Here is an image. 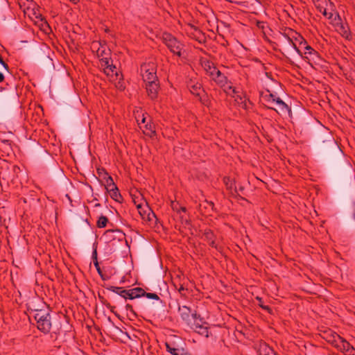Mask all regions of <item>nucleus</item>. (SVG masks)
Returning a JSON list of instances; mask_svg holds the SVG:
<instances>
[{"label":"nucleus","mask_w":355,"mask_h":355,"mask_svg":"<svg viewBox=\"0 0 355 355\" xmlns=\"http://www.w3.org/2000/svg\"><path fill=\"white\" fill-rule=\"evenodd\" d=\"M282 35L287 40L288 44L293 46L299 55H302L300 48H302L304 50L305 58L313 60L315 62L321 60L319 53L307 44V42L302 35L293 29L288 28V32L282 33Z\"/></svg>","instance_id":"f257e3e1"},{"label":"nucleus","mask_w":355,"mask_h":355,"mask_svg":"<svg viewBox=\"0 0 355 355\" xmlns=\"http://www.w3.org/2000/svg\"><path fill=\"white\" fill-rule=\"evenodd\" d=\"M33 317L36 320L37 329L44 334H48L51 329V316L49 311L36 310Z\"/></svg>","instance_id":"f03ea898"},{"label":"nucleus","mask_w":355,"mask_h":355,"mask_svg":"<svg viewBox=\"0 0 355 355\" xmlns=\"http://www.w3.org/2000/svg\"><path fill=\"white\" fill-rule=\"evenodd\" d=\"M20 172V168L6 161L0 164V179L7 182H13Z\"/></svg>","instance_id":"7ed1b4c3"},{"label":"nucleus","mask_w":355,"mask_h":355,"mask_svg":"<svg viewBox=\"0 0 355 355\" xmlns=\"http://www.w3.org/2000/svg\"><path fill=\"white\" fill-rule=\"evenodd\" d=\"M157 66L153 62H144L140 66V74L145 83L157 80Z\"/></svg>","instance_id":"20e7f679"},{"label":"nucleus","mask_w":355,"mask_h":355,"mask_svg":"<svg viewBox=\"0 0 355 355\" xmlns=\"http://www.w3.org/2000/svg\"><path fill=\"white\" fill-rule=\"evenodd\" d=\"M110 49H108V52L106 51V48L101 45L97 49V55L99 58V67L103 70L104 73L107 76L110 80V76L111 73V65L109 64L110 55Z\"/></svg>","instance_id":"39448f33"},{"label":"nucleus","mask_w":355,"mask_h":355,"mask_svg":"<svg viewBox=\"0 0 355 355\" xmlns=\"http://www.w3.org/2000/svg\"><path fill=\"white\" fill-rule=\"evenodd\" d=\"M162 40L173 53L178 56L181 55L182 44L173 35L169 33H164Z\"/></svg>","instance_id":"423d86ee"},{"label":"nucleus","mask_w":355,"mask_h":355,"mask_svg":"<svg viewBox=\"0 0 355 355\" xmlns=\"http://www.w3.org/2000/svg\"><path fill=\"white\" fill-rule=\"evenodd\" d=\"M125 265L121 266L117 263L116 266L112 267V284H122L125 282V275L128 274L127 270L125 269Z\"/></svg>","instance_id":"0eeeda50"},{"label":"nucleus","mask_w":355,"mask_h":355,"mask_svg":"<svg viewBox=\"0 0 355 355\" xmlns=\"http://www.w3.org/2000/svg\"><path fill=\"white\" fill-rule=\"evenodd\" d=\"M334 26L336 31L340 33L343 37L349 39L351 33L347 24H343L341 21V18L338 14L334 17Z\"/></svg>","instance_id":"6e6552de"},{"label":"nucleus","mask_w":355,"mask_h":355,"mask_svg":"<svg viewBox=\"0 0 355 355\" xmlns=\"http://www.w3.org/2000/svg\"><path fill=\"white\" fill-rule=\"evenodd\" d=\"M146 89L148 97L151 100H155L157 98L159 89V80H154L146 83Z\"/></svg>","instance_id":"1a4fd4ad"},{"label":"nucleus","mask_w":355,"mask_h":355,"mask_svg":"<svg viewBox=\"0 0 355 355\" xmlns=\"http://www.w3.org/2000/svg\"><path fill=\"white\" fill-rule=\"evenodd\" d=\"M223 182L224 184L226 187L227 190H228L231 194L232 196L235 198H239L242 200H245L244 198L241 197L238 193V190L236 187H235V182L234 180H232L230 177L225 176L223 179Z\"/></svg>","instance_id":"9d476101"},{"label":"nucleus","mask_w":355,"mask_h":355,"mask_svg":"<svg viewBox=\"0 0 355 355\" xmlns=\"http://www.w3.org/2000/svg\"><path fill=\"white\" fill-rule=\"evenodd\" d=\"M116 67L112 64V74L114 73L115 79L113 80L115 81L114 85L116 88L119 91H123L125 89V83L123 79V75L120 71H116L114 72V69H116Z\"/></svg>","instance_id":"9b49d317"},{"label":"nucleus","mask_w":355,"mask_h":355,"mask_svg":"<svg viewBox=\"0 0 355 355\" xmlns=\"http://www.w3.org/2000/svg\"><path fill=\"white\" fill-rule=\"evenodd\" d=\"M166 347L167 351L172 355H191L188 351L182 347H176L173 343H166Z\"/></svg>","instance_id":"f8f14e48"},{"label":"nucleus","mask_w":355,"mask_h":355,"mask_svg":"<svg viewBox=\"0 0 355 355\" xmlns=\"http://www.w3.org/2000/svg\"><path fill=\"white\" fill-rule=\"evenodd\" d=\"M178 312L180 315L181 319L184 321L187 324L190 325L191 322V309L190 307L187 306H179Z\"/></svg>","instance_id":"ddd939ff"},{"label":"nucleus","mask_w":355,"mask_h":355,"mask_svg":"<svg viewBox=\"0 0 355 355\" xmlns=\"http://www.w3.org/2000/svg\"><path fill=\"white\" fill-rule=\"evenodd\" d=\"M200 64L204 70L206 71V73L211 76H214V73L218 69L214 65V62L207 60V59H201Z\"/></svg>","instance_id":"4468645a"},{"label":"nucleus","mask_w":355,"mask_h":355,"mask_svg":"<svg viewBox=\"0 0 355 355\" xmlns=\"http://www.w3.org/2000/svg\"><path fill=\"white\" fill-rule=\"evenodd\" d=\"M212 80H214L220 87H224L227 83V78L225 74L221 73L218 69L216 71L214 76H210Z\"/></svg>","instance_id":"2eb2a0df"},{"label":"nucleus","mask_w":355,"mask_h":355,"mask_svg":"<svg viewBox=\"0 0 355 355\" xmlns=\"http://www.w3.org/2000/svg\"><path fill=\"white\" fill-rule=\"evenodd\" d=\"M137 209L142 219H146V217L149 218V215L155 216V213L147 204L142 205L141 203H139L137 205Z\"/></svg>","instance_id":"dca6fc26"},{"label":"nucleus","mask_w":355,"mask_h":355,"mask_svg":"<svg viewBox=\"0 0 355 355\" xmlns=\"http://www.w3.org/2000/svg\"><path fill=\"white\" fill-rule=\"evenodd\" d=\"M188 87L191 92V93L198 97H200V93L205 92L202 85L199 83H193L191 81L188 84Z\"/></svg>","instance_id":"f3484780"},{"label":"nucleus","mask_w":355,"mask_h":355,"mask_svg":"<svg viewBox=\"0 0 355 355\" xmlns=\"http://www.w3.org/2000/svg\"><path fill=\"white\" fill-rule=\"evenodd\" d=\"M273 101H275V103H276L278 106L279 111L281 114H286L291 112L288 105L280 98L277 97V98H273Z\"/></svg>","instance_id":"a211bd4d"},{"label":"nucleus","mask_w":355,"mask_h":355,"mask_svg":"<svg viewBox=\"0 0 355 355\" xmlns=\"http://www.w3.org/2000/svg\"><path fill=\"white\" fill-rule=\"evenodd\" d=\"M128 291V299L129 300H133L143 297L144 293H145V291L140 287L130 289Z\"/></svg>","instance_id":"6ab92c4d"},{"label":"nucleus","mask_w":355,"mask_h":355,"mask_svg":"<svg viewBox=\"0 0 355 355\" xmlns=\"http://www.w3.org/2000/svg\"><path fill=\"white\" fill-rule=\"evenodd\" d=\"M116 239L117 240L118 242L122 243L124 242L126 243L125 234L121 230H119L118 229H112V246L115 245L114 241Z\"/></svg>","instance_id":"aec40b11"},{"label":"nucleus","mask_w":355,"mask_h":355,"mask_svg":"<svg viewBox=\"0 0 355 355\" xmlns=\"http://www.w3.org/2000/svg\"><path fill=\"white\" fill-rule=\"evenodd\" d=\"M126 336V333L123 332L118 327H112V340L121 342L123 338Z\"/></svg>","instance_id":"412c9836"},{"label":"nucleus","mask_w":355,"mask_h":355,"mask_svg":"<svg viewBox=\"0 0 355 355\" xmlns=\"http://www.w3.org/2000/svg\"><path fill=\"white\" fill-rule=\"evenodd\" d=\"M128 292V290H126L123 287L112 286V293H115L117 295L116 300L119 297H123L124 300H127Z\"/></svg>","instance_id":"4be33fe9"},{"label":"nucleus","mask_w":355,"mask_h":355,"mask_svg":"<svg viewBox=\"0 0 355 355\" xmlns=\"http://www.w3.org/2000/svg\"><path fill=\"white\" fill-rule=\"evenodd\" d=\"M112 200H115L119 203H122L123 198L121 194L119 193V190L117 186L115 184L114 181L112 180Z\"/></svg>","instance_id":"5701e85b"},{"label":"nucleus","mask_w":355,"mask_h":355,"mask_svg":"<svg viewBox=\"0 0 355 355\" xmlns=\"http://www.w3.org/2000/svg\"><path fill=\"white\" fill-rule=\"evenodd\" d=\"M0 148L8 155L12 151L11 142L9 140L2 141L0 144Z\"/></svg>","instance_id":"b1692460"},{"label":"nucleus","mask_w":355,"mask_h":355,"mask_svg":"<svg viewBox=\"0 0 355 355\" xmlns=\"http://www.w3.org/2000/svg\"><path fill=\"white\" fill-rule=\"evenodd\" d=\"M171 207L174 211H176L178 214H180L181 212L185 213L187 209L185 207L181 206L178 202H171Z\"/></svg>","instance_id":"393cba45"},{"label":"nucleus","mask_w":355,"mask_h":355,"mask_svg":"<svg viewBox=\"0 0 355 355\" xmlns=\"http://www.w3.org/2000/svg\"><path fill=\"white\" fill-rule=\"evenodd\" d=\"M191 328L202 336H205L206 337L209 336L208 328L205 327L203 324L200 326L191 327Z\"/></svg>","instance_id":"a878e982"},{"label":"nucleus","mask_w":355,"mask_h":355,"mask_svg":"<svg viewBox=\"0 0 355 355\" xmlns=\"http://www.w3.org/2000/svg\"><path fill=\"white\" fill-rule=\"evenodd\" d=\"M203 236H204L205 241H206L207 242H209L211 240L215 239V235H214V232L209 229H207L205 230Z\"/></svg>","instance_id":"bb28decb"},{"label":"nucleus","mask_w":355,"mask_h":355,"mask_svg":"<svg viewBox=\"0 0 355 355\" xmlns=\"http://www.w3.org/2000/svg\"><path fill=\"white\" fill-rule=\"evenodd\" d=\"M108 222V219L107 217L101 216L98 218L97 220L96 225L99 228L105 227Z\"/></svg>","instance_id":"cd10ccee"},{"label":"nucleus","mask_w":355,"mask_h":355,"mask_svg":"<svg viewBox=\"0 0 355 355\" xmlns=\"http://www.w3.org/2000/svg\"><path fill=\"white\" fill-rule=\"evenodd\" d=\"M179 218L180 220L183 225V226L186 228L187 226L191 225V220L188 218H187L184 215H182V214H179Z\"/></svg>","instance_id":"c85d7f7f"},{"label":"nucleus","mask_w":355,"mask_h":355,"mask_svg":"<svg viewBox=\"0 0 355 355\" xmlns=\"http://www.w3.org/2000/svg\"><path fill=\"white\" fill-rule=\"evenodd\" d=\"M145 128H146V130L148 131V132H146V135H148L149 137H153V136H155L156 135V132H155V130H153V127H152L151 124H148V123L146 124Z\"/></svg>","instance_id":"c756f323"},{"label":"nucleus","mask_w":355,"mask_h":355,"mask_svg":"<svg viewBox=\"0 0 355 355\" xmlns=\"http://www.w3.org/2000/svg\"><path fill=\"white\" fill-rule=\"evenodd\" d=\"M143 296H145V297H146L148 299L159 300L160 302H162V300H160L159 297L156 293H147V292L145 291V293H144Z\"/></svg>","instance_id":"7c9ffc66"},{"label":"nucleus","mask_w":355,"mask_h":355,"mask_svg":"<svg viewBox=\"0 0 355 355\" xmlns=\"http://www.w3.org/2000/svg\"><path fill=\"white\" fill-rule=\"evenodd\" d=\"M94 266H95V267H96V270H97V271H98V274L101 275V278H102L103 279H106V277H105V275L103 274V270H102V269L101 268V267H100V266H99V263H98V261H94Z\"/></svg>","instance_id":"2f4dec72"},{"label":"nucleus","mask_w":355,"mask_h":355,"mask_svg":"<svg viewBox=\"0 0 355 355\" xmlns=\"http://www.w3.org/2000/svg\"><path fill=\"white\" fill-rule=\"evenodd\" d=\"M342 343H343V350H345L346 352H349L350 350V349H354L353 347L347 341L343 340Z\"/></svg>","instance_id":"473e14b6"},{"label":"nucleus","mask_w":355,"mask_h":355,"mask_svg":"<svg viewBox=\"0 0 355 355\" xmlns=\"http://www.w3.org/2000/svg\"><path fill=\"white\" fill-rule=\"evenodd\" d=\"M277 98V97H276L273 94H270L263 96V99L268 103H275V101H273V98Z\"/></svg>","instance_id":"72a5a7b5"},{"label":"nucleus","mask_w":355,"mask_h":355,"mask_svg":"<svg viewBox=\"0 0 355 355\" xmlns=\"http://www.w3.org/2000/svg\"><path fill=\"white\" fill-rule=\"evenodd\" d=\"M259 306H260L262 309L266 311L268 313L270 314H272V309L268 306V305H264L263 304H258Z\"/></svg>","instance_id":"f704fd0d"},{"label":"nucleus","mask_w":355,"mask_h":355,"mask_svg":"<svg viewBox=\"0 0 355 355\" xmlns=\"http://www.w3.org/2000/svg\"><path fill=\"white\" fill-rule=\"evenodd\" d=\"M191 317H192V318L194 319V321L199 320L200 322H202V318L200 317L199 314L197 313L196 311H195L194 313L191 312Z\"/></svg>","instance_id":"c9c22d12"},{"label":"nucleus","mask_w":355,"mask_h":355,"mask_svg":"<svg viewBox=\"0 0 355 355\" xmlns=\"http://www.w3.org/2000/svg\"><path fill=\"white\" fill-rule=\"evenodd\" d=\"M0 64L3 67V68L7 71H9V66L7 63L4 62L2 57L0 55Z\"/></svg>","instance_id":"e433bc0d"},{"label":"nucleus","mask_w":355,"mask_h":355,"mask_svg":"<svg viewBox=\"0 0 355 355\" xmlns=\"http://www.w3.org/2000/svg\"><path fill=\"white\" fill-rule=\"evenodd\" d=\"M322 14H323L324 16H325L328 19H331L333 17V15H334L333 13L327 12L326 9H324V11L322 12Z\"/></svg>","instance_id":"4c0bfd02"},{"label":"nucleus","mask_w":355,"mask_h":355,"mask_svg":"<svg viewBox=\"0 0 355 355\" xmlns=\"http://www.w3.org/2000/svg\"><path fill=\"white\" fill-rule=\"evenodd\" d=\"M207 243H209V245L210 246H211L212 248H215V249H216V250H218V245H217V244L216 243V242H215V239H214V240H211V241L207 242Z\"/></svg>","instance_id":"58836bf2"},{"label":"nucleus","mask_w":355,"mask_h":355,"mask_svg":"<svg viewBox=\"0 0 355 355\" xmlns=\"http://www.w3.org/2000/svg\"><path fill=\"white\" fill-rule=\"evenodd\" d=\"M187 290L182 285L178 289L179 293L182 295L184 296L185 294L183 293V291Z\"/></svg>","instance_id":"ea45409f"},{"label":"nucleus","mask_w":355,"mask_h":355,"mask_svg":"<svg viewBox=\"0 0 355 355\" xmlns=\"http://www.w3.org/2000/svg\"><path fill=\"white\" fill-rule=\"evenodd\" d=\"M202 322H200V321L198 322V320H195L193 324H192L191 325V327H196V326H200V325L202 324Z\"/></svg>","instance_id":"a19ab883"},{"label":"nucleus","mask_w":355,"mask_h":355,"mask_svg":"<svg viewBox=\"0 0 355 355\" xmlns=\"http://www.w3.org/2000/svg\"><path fill=\"white\" fill-rule=\"evenodd\" d=\"M92 258H93L94 261H98L97 260V252H96V250H94L93 254H92Z\"/></svg>","instance_id":"79ce46f5"},{"label":"nucleus","mask_w":355,"mask_h":355,"mask_svg":"<svg viewBox=\"0 0 355 355\" xmlns=\"http://www.w3.org/2000/svg\"><path fill=\"white\" fill-rule=\"evenodd\" d=\"M207 204L211 207V210H214V204L211 201H207L206 200Z\"/></svg>","instance_id":"37998d69"},{"label":"nucleus","mask_w":355,"mask_h":355,"mask_svg":"<svg viewBox=\"0 0 355 355\" xmlns=\"http://www.w3.org/2000/svg\"><path fill=\"white\" fill-rule=\"evenodd\" d=\"M153 218H156V215L155 214V216H153L152 215H149V218L148 217H146V220L148 221H152L153 220Z\"/></svg>","instance_id":"c03bdc74"},{"label":"nucleus","mask_w":355,"mask_h":355,"mask_svg":"<svg viewBox=\"0 0 355 355\" xmlns=\"http://www.w3.org/2000/svg\"><path fill=\"white\" fill-rule=\"evenodd\" d=\"M255 299L259 302V304H263L262 297L257 296Z\"/></svg>","instance_id":"a18cd8bd"},{"label":"nucleus","mask_w":355,"mask_h":355,"mask_svg":"<svg viewBox=\"0 0 355 355\" xmlns=\"http://www.w3.org/2000/svg\"><path fill=\"white\" fill-rule=\"evenodd\" d=\"M4 80H5L4 75L1 72H0V83L3 82Z\"/></svg>","instance_id":"49530a36"},{"label":"nucleus","mask_w":355,"mask_h":355,"mask_svg":"<svg viewBox=\"0 0 355 355\" xmlns=\"http://www.w3.org/2000/svg\"><path fill=\"white\" fill-rule=\"evenodd\" d=\"M99 297L101 299L102 302L105 303V304H106V306H107L108 308H110V303H109V302H106V303H105V302H104V299H103V297H101V295H99Z\"/></svg>","instance_id":"de8ad7c7"},{"label":"nucleus","mask_w":355,"mask_h":355,"mask_svg":"<svg viewBox=\"0 0 355 355\" xmlns=\"http://www.w3.org/2000/svg\"><path fill=\"white\" fill-rule=\"evenodd\" d=\"M268 350L270 352L272 355H278L272 349L268 348Z\"/></svg>","instance_id":"09e8293b"},{"label":"nucleus","mask_w":355,"mask_h":355,"mask_svg":"<svg viewBox=\"0 0 355 355\" xmlns=\"http://www.w3.org/2000/svg\"><path fill=\"white\" fill-rule=\"evenodd\" d=\"M228 89H232L234 94H236V89H235L234 88H232V86H230V87H228Z\"/></svg>","instance_id":"8fccbe9b"},{"label":"nucleus","mask_w":355,"mask_h":355,"mask_svg":"<svg viewBox=\"0 0 355 355\" xmlns=\"http://www.w3.org/2000/svg\"><path fill=\"white\" fill-rule=\"evenodd\" d=\"M27 1H29L30 2V5L28 6V7L31 6V5H33V0H27Z\"/></svg>","instance_id":"3c124183"},{"label":"nucleus","mask_w":355,"mask_h":355,"mask_svg":"<svg viewBox=\"0 0 355 355\" xmlns=\"http://www.w3.org/2000/svg\"><path fill=\"white\" fill-rule=\"evenodd\" d=\"M331 144L334 146H336V143L334 140L331 141Z\"/></svg>","instance_id":"603ef678"},{"label":"nucleus","mask_w":355,"mask_h":355,"mask_svg":"<svg viewBox=\"0 0 355 355\" xmlns=\"http://www.w3.org/2000/svg\"><path fill=\"white\" fill-rule=\"evenodd\" d=\"M69 1L73 2V3H76L79 0H69Z\"/></svg>","instance_id":"864d4df0"},{"label":"nucleus","mask_w":355,"mask_h":355,"mask_svg":"<svg viewBox=\"0 0 355 355\" xmlns=\"http://www.w3.org/2000/svg\"><path fill=\"white\" fill-rule=\"evenodd\" d=\"M126 307H127V309H132V306H131V305H130V304H127V305H126Z\"/></svg>","instance_id":"5fc2aeb1"},{"label":"nucleus","mask_w":355,"mask_h":355,"mask_svg":"<svg viewBox=\"0 0 355 355\" xmlns=\"http://www.w3.org/2000/svg\"><path fill=\"white\" fill-rule=\"evenodd\" d=\"M141 122L143 123H144L146 122V118L145 117H143L142 120H141Z\"/></svg>","instance_id":"6e6d98bb"},{"label":"nucleus","mask_w":355,"mask_h":355,"mask_svg":"<svg viewBox=\"0 0 355 355\" xmlns=\"http://www.w3.org/2000/svg\"><path fill=\"white\" fill-rule=\"evenodd\" d=\"M239 189V191H242L243 190V187H240Z\"/></svg>","instance_id":"4d7b16f0"},{"label":"nucleus","mask_w":355,"mask_h":355,"mask_svg":"<svg viewBox=\"0 0 355 355\" xmlns=\"http://www.w3.org/2000/svg\"><path fill=\"white\" fill-rule=\"evenodd\" d=\"M265 355H272V354H271L270 352L268 351Z\"/></svg>","instance_id":"13d9d810"},{"label":"nucleus","mask_w":355,"mask_h":355,"mask_svg":"<svg viewBox=\"0 0 355 355\" xmlns=\"http://www.w3.org/2000/svg\"><path fill=\"white\" fill-rule=\"evenodd\" d=\"M114 211L116 212V215L119 216V213L118 211H116V209H114Z\"/></svg>","instance_id":"bf43d9fd"},{"label":"nucleus","mask_w":355,"mask_h":355,"mask_svg":"<svg viewBox=\"0 0 355 355\" xmlns=\"http://www.w3.org/2000/svg\"><path fill=\"white\" fill-rule=\"evenodd\" d=\"M114 306H112V312L114 313Z\"/></svg>","instance_id":"052dcab7"},{"label":"nucleus","mask_w":355,"mask_h":355,"mask_svg":"<svg viewBox=\"0 0 355 355\" xmlns=\"http://www.w3.org/2000/svg\"><path fill=\"white\" fill-rule=\"evenodd\" d=\"M108 320H109V321H111L110 317H108Z\"/></svg>","instance_id":"680f3d73"},{"label":"nucleus","mask_w":355,"mask_h":355,"mask_svg":"<svg viewBox=\"0 0 355 355\" xmlns=\"http://www.w3.org/2000/svg\"><path fill=\"white\" fill-rule=\"evenodd\" d=\"M354 218L355 219V212L354 213Z\"/></svg>","instance_id":"e2e57ef3"}]
</instances>
